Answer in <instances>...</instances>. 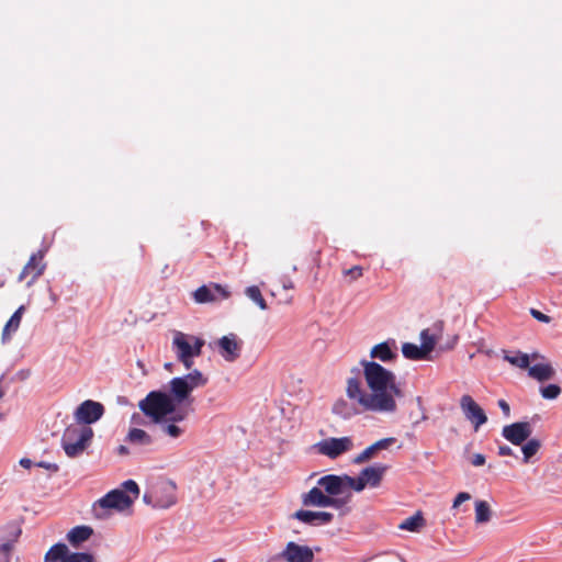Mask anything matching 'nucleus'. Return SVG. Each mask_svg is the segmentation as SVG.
I'll return each instance as SVG.
<instances>
[{
	"mask_svg": "<svg viewBox=\"0 0 562 562\" xmlns=\"http://www.w3.org/2000/svg\"><path fill=\"white\" fill-rule=\"evenodd\" d=\"M345 277H349V282H353L363 276V268L361 266H353L342 271Z\"/></svg>",
	"mask_w": 562,
	"mask_h": 562,
	"instance_id": "4c0bfd02",
	"label": "nucleus"
},
{
	"mask_svg": "<svg viewBox=\"0 0 562 562\" xmlns=\"http://www.w3.org/2000/svg\"><path fill=\"white\" fill-rule=\"evenodd\" d=\"M92 535L93 529L90 526L81 525L71 528L66 535V539L74 548H78L81 543L86 542Z\"/></svg>",
	"mask_w": 562,
	"mask_h": 562,
	"instance_id": "aec40b11",
	"label": "nucleus"
},
{
	"mask_svg": "<svg viewBox=\"0 0 562 562\" xmlns=\"http://www.w3.org/2000/svg\"><path fill=\"white\" fill-rule=\"evenodd\" d=\"M246 295L255 302L261 310H267L268 305L265 297L261 294L260 289L257 285L248 286L245 291Z\"/></svg>",
	"mask_w": 562,
	"mask_h": 562,
	"instance_id": "7c9ffc66",
	"label": "nucleus"
},
{
	"mask_svg": "<svg viewBox=\"0 0 562 562\" xmlns=\"http://www.w3.org/2000/svg\"><path fill=\"white\" fill-rule=\"evenodd\" d=\"M117 452L119 454L123 456V454H127L128 453V449L125 447V446H120L117 448Z\"/></svg>",
	"mask_w": 562,
	"mask_h": 562,
	"instance_id": "8fccbe9b",
	"label": "nucleus"
},
{
	"mask_svg": "<svg viewBox=\"0 0 562 562\" xmlns=\"http://www.w3.org/2000/svg\"><path fill=\"white\" fill-rule=\"evenodd\" d=\"M302 504L306 507H327L328 496L319 486L311 488L307 493L302 494Z\"/></svg>",
	"mask_w": 562,
	"mask_h": 562,
	"instance_id": "6ab92c4d",
	"label": "nucleus"
},
{
	"mask_svg": "<svg viewBox=\"0 0 562 562\" xmlns=\"http://www.w3.org/2000/svg\"><path fill=\"white\" fill-rule=\"evenodd\" d=\"M193 300L198 304L215 303L226 300L231 296L227 288L220 283L211 282L201 285L192 293Z\"/></svg>",
	"mask_w": 562,
	"mask_h": 562,
	"instance_id": "0eeeda50",
	"label": "nucleus"
},
{
	"mask_svg": "<svg viewBox=\"0 0 562 562\" xmlns=\"http://www.w3.org/2000/svg\"><path fill=\"white\" fill-rule=\"evenodd\" d=\"M168 485H169V487H170L171 490H175V488H176V485H175V483H172V482L168 483Z\"/></svg>",
	"mask_w": 562,
	"mask_h": 562,
	"instance_id": "603ef678",
	"label": "nucleus"
},
{
	"mask_svg": "<svg viewBox=\"0 0 562 562\" xmlns=\"http://www.w3.org/2000/svg\"><path fill=\"white\" fill-rule=\"evenodd\" d=\"M395 441H396V439L394 437H387V438L380 439L376 442H374L373 445L366 448L361 453H359L353 459V462L356 464L364 463V462L369 461L370 459H372L378 453V451L389 449L393 443H395Z\"/></svg>",
	"mask_w": 562,
	"mask_h": 562,
	"instance_id": "a211bd4d",
	"label": "nucleus"
},
{
	"mask_svg": "<svg viewBox=\"0 0 562 562\" xmlns=\"http://www.w3.org/2000/svg\"><path fill=\"white\" fill-rule=\"evenodd\" d=\"M221 356L228 362H233L240 357L241 340L236 335L229 334L223 336L217 341Z\"/></svg>",
	"mask_w": 562,
	"mask_h": 562,
	"instance_id": "dca6fc26",
	"label": "nucleus"
},
{
	"mask_svg": "<svg viewBox=\"0 0 562 562\" xmlns=\"http://www.w3.org/2000/svg\"><path fill=\"white\" fill-rule=\"evenodd\" d=\"M71 552L65 543L58 542L45 553L44 562H65Z\"/></svg>",
	"mask_w": 562,
	"mask_h": 562,
	"instance_id": "5701e85b",
	"label": "nucleus"
},
{
	"mask_svg": "<svg viewBox=\"0 0 562 562\" xmlns=\"http://www.w3.org/2000/svg\"><path fill=\"white\" fill-rule=\"evenodd\" d=\"M25 312V306L21 305L10 317L2 329V342H7L11 339L12 335L16 333L21 325L22 316Z\"/></svg>",
	"mask_w": 562,
	"mask_h": 562,
	"instance_id": "412c9836",
	"label": "nucleus"
},
{
	"mask_svg": "<svg viewBox=\"0 0 562 562\" xmlns=\"http://www.w3.org/2000/svg\"><path fill=\"white\" fill-rule=\"evenodd\" d=\"M188 416V411L186 409H179L177 411V407H175V413H171L169 414V416L167 417V420L170 422V423H180L182 420H184Z\"/></svg>",
	"mask_w": 562,
	"mask_h": 562,
	"instance_id": "ea45409f",
	"label": "nucleus"
},
{
	"mask_svg": "<svg viewBox=\"0 0 562 562\" xmlns=\"http://www.w3.org/2000/svg\"><path fill=\"white\" fill-rule=\"evenodd\" d=\"M103 413L104 407L101 403L87 400L77 407L75 417L79 423L90 425L99 420Z\"/></svg>",
	"mask_w": 562,
	"mask_h": 562,
	"instance_id": "4468645a",
	"label": "nucleus"
},
{
	"mask_svg": "<svg viewBox=\"0 0 562 562\" xmlns=\"http://www.w3.org/2000/svg\"><path fill=\"white\" fill-rule=\"evenodd\" d=\"M65 562H97V560L88 552H71Z\"/></svg>",
	"mask_w": 562,
	"mask_h": 562,
	"instance_id": "c9c22d12",
	"label": "nucleus"
},
{
	"mask_svg": "<svg viewBox=\"0 0 562 562\" xmlns=\"http://www.w3.org/2000/svg\"><path fill=\"white\" fill-rule=\"evenodd\" d=\"M213 562H225V560L224 559H216Z\"/></svg>",
	"mask_w": 562,
	"mask_h": 562,
	"instance_id": "864d4df0",
	"label": "nucleus"
},
{
	"mask_svg": "<svg viewBox=\"0 0 562 562\" xmlns=\"http://www.w3.org/2000/svg\"><path fill=\"white\" fill-rule=\"evenodd\" d=\"M370 357L373 359H379L382 362H390L396 359L397 353L392 350L387 341H384L372 347Z\"/></svg>",
	"mask_w": 562,
	"mask_h": 562,
	"instance_id": "b1692460",
	"label": "nucleus"
},
{
	"mask_svg": "<svg viewBox=\"0 0 562 562\" xmlns=\"http://www.w3.org/2000/svg\"><path fill=\"white\" fill-rule=\"evenodd\" d=\"M93 431L88 426L70 425L61 437V447L69 458L80 456L89 446Z\"/></svg>",
	"mask_w": 562,
	"mask_h": 562,
	"instance_id": "39448f33",
	"label": "nucleus"
},
{
	"mask_svg": "<svg viewBox=\"0 0 562 562\" xmlns=\"http://www.w3.org/2000/svg\"><path fill=\"white\" fill-rule=\"evenodd\" d=\"M471 463L474 467H481L485 463V457L482 453H475L471 459Z\"/></svg>",
	"mask_w": 562,
	"mask_h": 562,
	"instance_id": "37998d69",
	"label": "nucleus"
},
{
	"mask_svg": "<svg viewBox=\"0 0 562 562\" xmlns=\"http://www.w3.org/2000/svg\"><path fill=\"white\" fill-rule=\"evenodd\" d=\"M460 407L465 418L474 425V429L477 430L483 424L487 422V416L481 406L472 398V396L465 394L460 400Z\"/></svg>",
	"mask_w": 562,
	"mask_h": 562,
	"instance_id": "9b49d317",
	"label": "nucleus"
},
{
	"mask_svg": "<svg viewBox=\"0 0 562 562\" xmlns=\"http://www.w3.org/2000/svg\"><path fill=\"white\" fill-rule=\"evenodd\" d=\"M37 465L41 467V468L47 469L49 471H53V472H57L58 469H59L57 464H55V463H47V462H44V461L38 462Z\"/></svg>",
	"mask_w": 562,
	"mask_h": 562,
	"instance_id": "49530a36",
	"label": "nucleus"
},
{
	"mask_svg": "<svg viewBox=\"0 0 562 562\" xmlns=\"http://www.w3.org/2000/svg\"><path fill=\"white\" fill-rule=\"evenodd\" d=\"M127 441L134 445L149 446L153 443L151 436L140 428H132L127 434Z\"/></svg>",
	"mask_w": 562,
	"mask_h": 562,
	"instance_id": "a878e982",
	"label": "nucleus"
},
{
	"mask_svg": "<svg viewBox=\"0 0 562 562\" xmlns=\"http://www.w3.org/2000/svg\"><path fill=\"white\" fill-rule=\"evenodd\" d=\"M540 393L546 400H555L561 394V387L557 384H549L541 387Z\"/></svg>",
	"mask_w": 562,
	"mask_h": 562,
	"instance_id": "f704fd0d",
	"label": "nucleus"
},
{
	"mask_svg": "<svg viewBox=\"0 0 562 562\" xmlns=\"http://www.w3.org/2000/svg\"><path fill=\"white\" fill-rule=\"evenodd\" d=\"M504 359L520 369H528L530 364L529 356L522 352H517L515 356L505 355Z\"/></svg>",
	"mask_w": 562,
	"mask_h": 562,
	"instance_id": "473e14b6",
	"label": "nucleus"
},
{
	"mask_svg": "<svg viewBox=\"0 0 562 562\" xmlns=\"http://www.w3.org/2000/svg\"><path fill=\"white\" fill-rule=\"evenodd\" d=\"M402 352L406 359H411V360H422V359H426L428 356L426 353V351H424L422 346H417L412 342L403 344Z\"/></svg>",
	"mask_w": 562,
	"mask_h": 562,
	"instance_id": "bb28decb",
	"label": "nucleus"
},
{
	"mask_svg": "<svg viewBox=\"0 0 562 562\" xmlns=\"http://www.w3.org/2000/svg\"><path fill=\"white\" fill-rule=\"evenodd\" d=\"M541 448V441L537 438L527 439L526 443L522 446L521 451L524 454V462L528 463L530 459L539 451Z\"/></svg>",
	"mask_w": 562,
	"mask_h": 562,
	"instance_id": "cd10ccee",
	"label": "nucleus"
},
{
	"mask_svg": "<svg viewBox=\"0 0 562 562\" xmlns=\"http://www.w3.org/2000/svg\"><path fill=\"white\" fill-rule=\"evenodd\" d=\"M350 476L327 474L317 481V485L322 487L327 496H338L349 488Z\"/></svg>",
	"mask_w": 562,
	"mask_h": 562,
	"instance_id": "f8f14e48",
	"label": "nucleus"
},
{
	"mask_svg": "<svg viewBox=\"0 0 562 562\" xmlns=\"http://www.w3.org/2000/svg\"><path fill=\"white\" fill-rule=\"evenodd\" d=\"M498 406L502 409V412L505 415V417H509L510 416V406H509V404L505 400H499L498 401Z\"/></svg>",
	"mask_w": 562,
	"mask_h": 562,
	"instance_id": "c03bdc74",
	"label": "nucleus"
},
{
	"mask_svg": "<svg viewBox=\"0 0 562 562\" xmlns=\"http://www.w3.org/2000/svg\"><path fill=\"white\" fill-rule=\"evenodd\" d=\"M123 487H124V490H122V491L125 492L127 495L133 494V497H132L133 501L138 497L139 487L135 481H133V480L125 481L123 483Z\"/></svg>",
	"mask_w": 562,
	"mask_h": 562,
	"instance_id": "58836bf2",
	"label": "nucleus"
},
{
	"mask_svg": "<svg viewBox=\"0 0 562 562\" xmlns=\"http://www.w3.org/2000/svg\"><path fill=\"white\" fill-rule=\"evenodd\" d=\"M554 374L555 371L550 363H537L528 368V375L540 382L551 380Z\"/></svg>",
	"mask_w": 562,
	"mask_h": 562,
	"instance_id": "4be33fe9",
	"label": "nucleus"
},
{
	"mask_svg": "<svg viewBox=\"0 0 562 562\" xmlns=\"http://www.w3.org/2000/svg\"><path fill=\"white\" fill-rule=\"evenodd\" d=\"M532 427L528 422H517L506 425L502 429V436L515 446L522 445L531 435Z\"/></svg>",
	"mask_w": 562,
	"mask_h": 562,
	"instance_id": "ddd939ff",
	"label": "nucleus"
},
{
	"mask_svg": "<svg viewBox=\"0 0 562 562\" xmlns=\"http://www.w3.org/2000/svg\"><path fill=\"white\" fill-rule=\"evenodd\" d=\"M175 503H176V497L172 495L166 503L161 504V506L168 507L170 505H173Z\"/></svg>",
	"mask_w": 562,
	"mask_h": 562,
	"instance_id": "09e8293b",
	"label": "nucleus"
},
{
	"mask_svg": "<svg viewBox=\"0 0 562 562\" xmlns=\"http://www.w3.org/2000/svg\"><path fill=\"white\" fill-rule=\"evenodd\" d=\"M498 454L502 456V457H505V456H513L514 452H513V449L506 445H503V446H499L498 447Z\"/></svg>",
	"mask_w": 562,
	"mask_h": 562,
	"instance_id": "a18cd8bd",
	"label": "nucleus"
},
{
	"mask_svg": "<svg viewBox=\"0 0 562 562\" xmlns=\"http://www.w3.org/2000/svg\"><path fill=\"white\" fill-rule=\"evenodd\" d=\"M492 512L490 505L485 501H477L475 503V522L484 524L490 521Z\"/></svg>",
	"mask_w": 562,
	"mask_h": 562,
	"instance_id": "c85d7f7f",
	"label": "nucleus"
},
{
	"mask_svg": "<svg viewBox=\"0 0 562 562\" xmlns=\"http://www.w3.org/2000/svg\"><path fill=\"white\" fill-rule=\"evenodd\" d=\"M350 494H348L346 497L328 496L327 507H333L336 509L342 508L345 505L348 504Z\"/></svg>",
	"mask_w": 562,
	"mask_h": 562,
	"instance_id": "e433bc0d",
	"label": "nucleus"
},
{
	"mask_svg": "<svg viewBox=\"0 0 562 562\" xmlns=\"http://www.w3.org/2000/svg\"><path fill=\"white\" fill-rule=\"evenodd\" d=\"M133 503V498L127 495L122 490H113L106 493L103 497L98 499L93 504V509H116V510H125Z\"/></svg>",
	"mask_w": 562,
	"mask_h": 562,
	"instance_id": "1a4fd4ad",
	"label": "nucleus"
},
{
	"mask_svg": "<svg viewBox=\"0 0 562 562\" xmlns=\"http://www.w3.org/2000/svg\"><path fill=\"white\" fill-rule=\"evenodd\" d=\"M420 339H422V347L424 351H426L427 355H429L436 345V338L434 335L429 333V329H424L420 333Z\"/></svg>",
	"mask_w": 562,
	"mask_h": 562,
	"instance_id": "72a5a7b5",
	"label": "nucleus"
},
{
	"mask_svg": "<svg viewBox=\"0 0 562 562\" xmlns=\"http://www.w3.org/2000/svg\"><path fill=\"white\" fill-rule=\"evenodd\" d=\"M425 525H426V520L423 516V513L418 510L413 516L404 519L398 525V528L401 530L418 532L423 527H425Z\"/></svg>",
	"mask_w": 562,
	"mask_h": 562,
	"instance_id": "393cba45",
	"label": "nucleus"
},
{
	"mask_svg": "<svg viewBox=\"0 0 562 562\" xmlns=\"http://www.w3.org/2000/svg\"><path fill=\"white\" fill-rule=\"evenodd\" d=\"M387 468L389 467L384 464H375L363 469L358 477L350 476L349 488L361 492L367 486H379Z\"/></svg>",
	"mask_w": 562,
	"mask_h": 562,
	"instance_id": "423d86ee",
	"label": "nucleus"
},
{
	"mask_svg": "<svg viewBox=\"0 0 562 562\" xmlns=\"http://www.w3.org/2000/svg\"><path fill=\"white\" fill-rule=\"evenodd\" d=\"M20 464L25 468V469H30L33 464L32 460L27 459V458H22L20 460Z\"/></svg>",
	"mask_w": 562,
	"mask_h": 562,
	"instance_id": "de8ad7c7",
	"label": "nucleus"
},
{
	"mask_svg": "<svg viewBox=\"0 0 562 562\" xmlns=\"http://www.w3.org/2000/svg\"><path fill=\"white\" fill-rule=\"evenodd\" d=\"M316 448L321 454L335 459L351 450L352 440L349 437L328 438L319 441Z\"/></svg>",
	"mask_w": 562,
	"mask_h": 562,
	"instance_id": "9d476101",
	"label": "nucleus"
},
{
	"mask_svg": "<svg viewBox=\"0 0 562 562\" xmlns=\"http://www.w3.org/2000/svg\"><path fill=\"white\" fill-rule=\"evenodd\" d=\"M21 535V529H15L12 533V538L7 540L0 546V554L4 555L5 562H10L11 552L14 549V544Z\"/></svg>",
	"mask_w": 562,
	"mask_h": 562,
	"instance_id": "c756f323",
	"label": "nucleus"
},
{
	"mask_svg": "<svg viewBox=\"0 0 562 562\" xmlns=\"http://www.w3.org/2000/svg\"><path fill=\"white\" fill-rule=\"evenodd\" d=\"M279 558L286 562H313L314 553L310 547L290 541L279 554Z\"/></svg>",
	"mask_w": 562,
	"mask_h": 562,
	"instance_id": "2eb2a0df",
	"label": "nucleus"
},
{
	"mask_svg": "<svg viewBox=\"0 0 562 562\" xmlns=\"http://www.w3.org/2000/svg\"><path fill=\"white\" fill-rule=\"evenodd\" d=\"M363 378L367 390L358 375L346 381V395L351 402L337 401L333 412L342 418L364 412L393 414L397 409L396 398L404 396V392L396 382L395 374L375 361L361 360Z\"/></svg>",
	"mask_w": 562,
	"mask_h": 562,
	"instance_id": "f257e3e1",
	"label": "nucleus"
},
{
	"mask_svg": "<svg viewBox=\"0 0 562 562\" xmlns=\"http://www.w3.org/2000/svg\"><path fill=\"white\" fill-rule=\"evenodd\" d=\"M205 341L196 336L188 335L182 331H176L172 338L171 348L179 362L187 370H191L194 364V357H199Z\"/></svg>",
	"mask_w": 562,
	"mask_h": 562,
	"instance_id": "7ed1b4c3",
	"label": "nucleus"
},
{
	"mask_svg": "<svg viewBox=\"0 0 562 562\" xmlns=\"http://www.w3.org/2000/svg\"><path fill=\"white\" fill-rule=\"evenodd\" d=\"M138 407L142 413L153 423L160 424L175 413V401L171 396L162 391H150L145 398L139 401Z\"/></svg>",
	"mask_w": 562,
	"mask_h": 562,
	"instance_id": "f03ea898",
	"label": "nucleus"
},
{
	"mask_svg": "<svg viewBox=\"0 0 562 562\" xmlns=\"http://www.w3.org/2000/svg\"><path fill=\"white\" fill-rule=\"evenodd\" d=\"M46 268L44 262V251L38 250L33 254L18 277V281L26 280V285L31 286L43 273Z\"/></svg>",
	"mask_w": 562,
	"mask_h": 562,
	"instance_id": "6e6552de",
	"label": "nucleus"
},
{
	"mask_svg": "<svg viewBox=\"0 0 562 562\" xmlns=\"http://www.w3.org/2000/svg\"><path fill=\"white\" fill-rule=\"evenodd\" d=\"M171 367H172V364H171V363H166V364H165V368H166L167 370H171Z\"/></svg>",
	"mask_w": 562,
	"mask_h": 562,
	"instance_id": "3c124183",
	"label": "nucleus"
},
{
	"mask_svg": "<svg viewBox=\"0 0 562 562\" xmlns=\"http://www.w3.org/2000/svg\"><path fill=\"white\" fill-rule=\"evenodd\" d=\"M470 498H471V495H470L469 493H467V492H461V493H459V494L456 496V498H454V501H453V505H452V507H453V508H457V507H459L463 502L469 501Z\"/></svg>",
	"mask_w": 562,
	"mask_h": 562,
	"instance_id": "79ce46f5",
	"label": "nucleus"
},
{
	"mask_svg": "<svg viewBox=\"0 0 562 562\" xmlns=\"http://www.w3.org/2000/svg\"><path fill=\"white\" fill-rule=\"evenodd\" d=\"M292 517L294 519H297L299 521L310 525V526H322L329 524L334 515L328 512H312V510H304L300 509L296 510Z\"/></svg>",
	"mask_w": 562,
	"mask_h": 562,
	"instance_id": "f3484780",
	"label": "nucleus"
},
{
	"mask_svg": "<svg viewBox=\"0 0 562 562\" xmlns=\"http://www.w3.org/2000/svg\"><path fill=\"white\" fill-rule=\"evenodd\" d=\"M209 379L199 370H193L183 376L173 378L169 382L170 396L175 405L188 402L192 391L207 384Z\"/></svg>",
	"mask_w": 562,
	"mask_h": 562,
	"instance_id": "20e7f679",
	"label": "nucleus"
},
{
	"mask_svg": "<svg viewBox=\"0 0 562 562\" xmlns=\"http://www.w3.org/2000/svg\"><path fill=\"white\" fill-rule=\"evenodd\" d=\"M160 430L162 434L173 439L179 438L184 432V428L178 426L175 423H170L167 419L160 423Z\"/></svg>",
	"mask_w": 562,
	"mask_h": 562,
	"instance_id": "2f4dec72",
	"label": "nucleus"
},
{
	"mask_svg": "<svg viewBox=\"0 0 562 562\" xmlns=\"http://www.w3.org/2000/svg\"><path fill=\"white\" fill-rule=\"evenodd\" d=\"M530 314L533 318H536L537 321H539L541 323H550V321H551L550 316L543 314L542 312H540L536 308H531Z\"/></svg>",
	"mask_w": 562,
	"mask_h": 562,
	"instance_id": "a19ab883",
	"label": "nucleus"
}]
</instances>
